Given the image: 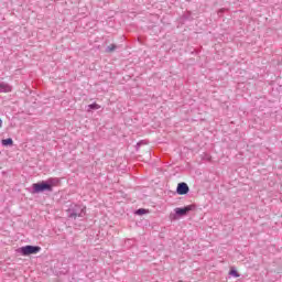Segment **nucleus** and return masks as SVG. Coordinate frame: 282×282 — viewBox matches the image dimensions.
<instances>
[{
  "mask_svg": "<svg viewBox=\"0 0 282 282\" xmlns=\"http://www.w3.org/2000/svg\"><path fill=\"white\" fill-rule=\"evenodd\" d=\"M3 127V120L0 119V129Z\"/></svg>",
  "mask_w": 282,
  "mask_h": 282,
  "instance_id": "12",
  "label": "nucleus"
},
{
  "mask_svg": "<svg viewBox=\"0 0 282 282\" xmlns=\"http://www.w3.org/2000/svg\"><path fill=\"white\" fill-rule=\"evenodd\" d=\"M188 191H189L188 184H186V183H178V185L176 187L177 195H187Z\"/></svg>",
  "mask_w": 282,
  "mask_h": 282,
  "instance_id": "5",
  "label": "nucleus"
},
{
  "mask_svg": "<svg viewBox=\"0 0 282 282\" xmlns=\"http://www.w3.org/2000/svg\"><path fill=\"white\" fill-rule=\"evenodd\" d=\"M118 50V46L116 44H110L109 46L106 47V52L110 54L111 52H116Z\"/></svg>",
  "mask_w": 282,
  "mask_h": 282,
  "instance_id": "7",
  "label": "nucleus"
},
{
  "mask_svg": "<svg viewBox=\"0 0 282 282\" xmlns=\"http://www.w3.org/2000/svg\"><path fill=\"white\" fill-rule=\"evenodd\" d=\"M142 144V141L138 143V145Z\"/></svg>",
  "mask_w": 282,
  "mask_h": 282,
  "instance_id": "13",
  "label": "nucleus"
},
{
  "mask_svg": "<svg viewBox=\"0 0 282 282\" xmlns=\"http://www.w3.org/2000/svg\"><path fill=\"white\" fill-rule=\"evenodd\" d=\"M86 207L82 205L70 204L67 209L68 219H76L77 217H85Z\"/></svg>",
  "mask_w": 282,
  "mask_h": 282,
  "instance_id": "2",
  "label": "nucleus"
},
{
  "mask_svg": "<svg viewBox=\"0 0 282 282\" xmlns=\"http://www.w3.org/2000/svg\"><path fill=\"white\" fill-rule=\"evenodd\" d=\"M10 91H12L10 84L6 82L0 83V94H10Z\"/></svg>",
  "mask_w": 282,
  "mask_h": 282,
  "instance_id": "6",
  "label": "nucleus"
},
{
  "mask_svg": "<svg viewBox=\"0 0 282 282\" xmlns=\"http://www.w3.org/2000/svg\"><path fill=\"white\" fill-rule=\"evenodd\" d=\"M61 184V180L58 178H48L47 181H42L40 183H34L32 185V194L36 195L39 193H45L47 191L48 193H52L54 191V186H58Z\"/></svg>",
  "mask_w": 282,
  "mask_h": 282,
  "instance_id": "1",
  "label": "nucleus"
},
{
  "mask_svg": "<svg viewBox=\"0 0 282 282\" xmlns=\"http://www.w3.org/2000/svg\"><path fill=\"white\" fill-rule=\"evenodd\" d=\"M41 251V247L39 246H24L18 250V252H21L23 257H30V254H39Z\"/></svg>",
  "mask_w": 282,
  "mask_h": 282,
  "instance_id": "3",
  "label": "nucleus"
},
{
  "mask_svg": "<svg viewBox=\"0 0 282 282\" xmlns=\"http://www.w3.org/2000/svg\"><path fill=\"white\" fill-rule=\"evenodd\" d=\"M230 276H235L236 279H239V272L237 270L232 269L229 271Z\"/></svg>",
  "mask_w": 282,
  "mask_h": 282,
  "instance_id": "10",
  "label": "nucleus"
},
{
  "mask_svg": "<svg viewBox=\"0 0 282 282\" xmlns=\"http://www.w3.org/2000/svg\"><path fill=\"white\" fill-rule=\"evenodd\" d=\"M13 142H14V141H12L11 138L4 139V140H2V145H3V147H12Z\"/></svg>",
  "mask_w": 282,
  "mask_h": 282,
  "instance_id": "8",
  "label": "nucleus"
},
{
  "mask_svg": "<svg viewBox=\"0 0 282 282\" xmlns=\"http://www.w3.org/2000/svg\"><path fill=\"white\" fill-rule=\"evenodd\" d=\"M98 109H100V105L90 104V105H88V110L87 111H93V110H98Z\"/></svg>",
  "mask_w": 282,
  "mask_h": 282,
  "instance_id": "9",
  "label": "nucleus"
},
{
  "mask_svg": "<svg viewBox=\"0 0 282 282\" xmlns=\"http://www.w3.org/2000/svg\"><path fill=\"white\" fill-rule=\"evenodd\" d=\"M191 210H195V205H188V206H185L183 208L176 207L174 209L175 214L178 217H184V216L188 215V213H191Z\"/></svg>",
  "mask_w": 282,
  "mask_h": 282,
  "instance_id": "4",
  "label": "nucleus"
},
{
  "mask_svg": "<svg viewBox=\"0 0 282 282\" xmlns=\"http://www.w3.org/2000/svg\"><path fill=\"white\" fill-rule=\"evenodd\" d=\"M148 210L144 208H140L135 212V215H147Z\"/></svg>",
  "mask_w": 282,
  "mask_h": 282,
  "instance_id": "11",
  "label": "nucleus"
}]
</instances>
